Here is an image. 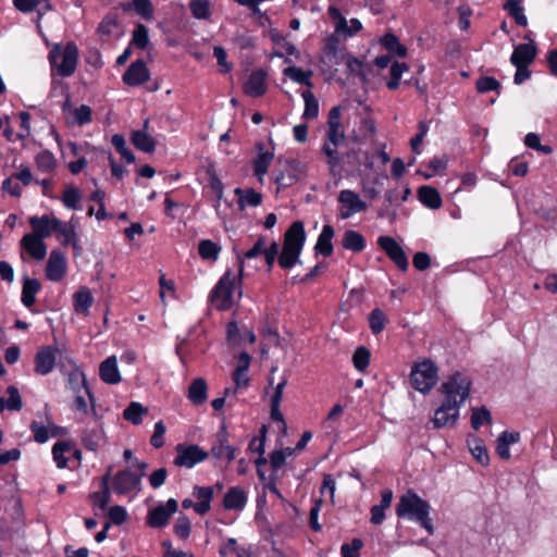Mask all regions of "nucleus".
Returning <instances> with one entry per match:
<instances>
[{"mask_svg":"<svg viewBox=\"0 0 557 557\" xmlns=\"http://www.w3.org/2000/svg\"><path fill=\"white\" fill-rule=\"evenodd\" d=\"M51 73L62 77L71 76L77 66L78 49L74 42H69L64 48L57 45L54 46L48 55Z\"/></svg>","mask_w":557,"mask_h":557,"instance_id":"20e7f679","label":"nucleus"},{"mask_svg":"<svg viewBox=\"0 0 557 557\" xmlns=\"http://www.w3.org/2000/svg\"><path fill=\"white\" fill-rule=\"evenodd\" d=\"M438 379L437 367L430 360H423L412 367L410 373V383L414 389L422 394L429 393Z\"/></svg>","mask_w":557,"mask_h":557,"instance_id":"423d86ee","label":"nucleus"},{"mask_svg":"<svg viewBox=\"0 0 557 557\" xmlns=\"http://www.w3.org/2000/svg\"><path fill=\"white\" fill-rule=\"evenodd\" d=\"M114 492L119 495H126L135 490H140V475L129 470L117 471L112 479Z\"/></svg>","mask_w":557,"mask_h":557,"instance_id":"f8f14e48","label":"nucleus"},{"mask_svg":"<svg viewBox=\"0 0 557 557\" xmlns=\"http://www.w3.org/2000/svg\"><path fill=\"white\" fill-rule=\"evenodd\" d=\"M111 479V468L108 470V472L101 478L100 482V491L95 492L91 495V498L94 500V504L98 506L101 510H104L110 500H111V492L109 487V482Z\"/></svg>","mask_w":557,"mask_h":557,"instance_id":"bb28decb","label":"nucleus"},{"mask_svg":"<svg viewBox=\"0 0 557 557\" xmlns=\"http://www.w3.org/2000/svg\"><path fill=\"white\" fill-rule=\"evenodd\" d=\"M73 300L74 310L77 313L87 315L89 313V308L94 302V297L91 296V293L88 288L83 287L74 294Z\"/></svg>","mask_w":557,"mask_h":557,"instance_id":"4c0bfd02","label":"nucleus"},{"mask_svg":"<svg viewBox=\"0 0 557 557\" xmlns=\"http://www.w3.org/2000/svg\"><path fill=\"white\" fill-rule=\"evenodd\" d=\"M52 228L54 233L58 234L60 238H62L63 245H73L76 247L77 236L74 228L70 227L66 223L59 220L58 218H52Z\"/></svg>","mask_w":557,"mask_h":557,"instance_id":"72a5a7b5","label":"nucleus"},{"mask_svg":"<svg viewBox=\"0 0 557 557\" xmlns=\"http://www.w3.org/2000/svg\"><path fill=\"white\" fill-rule=\"evenodd\" d=\"M484 423H492L491 412L485 408H473L471 414V426L474 430H479Z\"/></svg>","mask_w":557,"mask_h":557,"instance_id":"4d7b16f0","label":"nucleus"},{"mask_svg":"<svg viewBox=\"0 0 557 557\" xmlns=\"http://www.w3.org/2000/svg\"><path fill=\"white\" fill-rule=\"evenodd\" d=\"M21 247L35 260H42L47 255V247L44 239L36 235L25 234L21 239Z\"/></svg>","mask_w":557,"mask_h":557,"instance_id":"412c9836","label":"nucleus"},{"mask_svg":"<svg viewBox=\"0 0 557 557\" xmlns=\"http://www.w3.org/2000/svg\"><path fill=\"white\" fill-rule=\"evenodd\" d=\"M305 101V110L302 117L306 120H313L319 114V102L315 96L310 90H305L301 94Z\"/></svg>","mask_w":557,"mask_h":557,"instance_id":"49530a36","label":"nucleus"},{"mask_svg":"<svg viewBox=\"0 0 557 557\" xmlns=\"http://www.w3.org/2000/svg\"><path fill=\"white\" fill-rule=\"evenodd\" d=\"M55 158L49 150H44L36 156L37 168L42 172H50L55 166Z\"/></svg>","mask_w":557,"mask_h":557,"instance_id":"bf43d9fd","label":"nucleus"},{"mask_svg":"<svg viewBox=\"0 0 557 557\" xmlns=\"http://www.w3.org/2000/svg\"><path fill=\"white\" fill-rule=\"evenodd\" d=\"M370 357V350L364 346H359L352 355V362L356 370L364 371L369 366Z\"/></svg>","mask_w":557,"mask_h":557,"instance_id":"13d9d810","label":"nucleus"},{"mask_svg":"<svg viewBox=\"0 0 557 557\" xmlns=\"http://www.w3.org/2000/svg\"><path fill=\"white\" fill-rule=\"evenodd\" d=\"M251 358L248 352L243 351L239 354L238 357V366L235 369V372L233 374V380L236 384V387L247 386L248 385V377L247 372L250 366Z\"/></svg>","mask_w":557,"mask_h":557,"instance_id":"473e14b6","label":"nucleus"},{"mask_svg":"<svg viewBox=\"0 0 557 557\" xmlns=\"http://www.w3.org/2000/svg\"><path fill=\"white\" fill-rule=\"evenodd\" d=\"M99 375L107 384H117L121 382V375L117 369V361L115 356L108 357L100 363Z\"/></svg>","mask_w":557,"mask_h":557,"instance_id":"4be33fe9","label":"nucleus"},{"mask_svg":"<svg viewBox=\"0 0 557 557\" xmlns=\"http://www.w3.org/2000/svg\"><path fill=\"white\" fill-rule=\"evenodd\" d=\"M70 444L66 442H57L52 447L53 460L59 469H63L67 466V458L64 454L70 451Z\"/></svg>","mask_w":557,"mask_h":557,"instance_id":"5fc2aeb1","label":"nucleus"},{"mask_svg":"<svg viewBox=\"0 0 557 557\" xmlns=\"http://www.w3.org/2000/svg\"><path fill=\"white\" fill-rule=\"evenodd\" d=\"M131 140L143 152L151 153L156 149V140L145 131H133Z\"/></svg>","mask_w":557,"mask_h":557,"instance_id":"e433bc0d","label":"nucleus"},{"mask_svg":"<svg viewBox=\"0 0 557 557\" xmlns=\"http://www.w3.org/2000/svg\"><path fill=\"white\" fill-rule=\"evenodd\" d=\"M220 251L221 247L210 239H203L198 245V252L206 260H216Z\"/></svg>","mask_w":557,"mask_h":557,"instance_id":"8fccbe9b","label":"nucleus"},{"mask_svg":"<svg viewBox=\"0 0 557 557\" xmlns=\"http://www.w3.org/2000/svg\"><path fill=\"white\" fill-rule=\"evenodd\" d=\"M9 398L0 397V413L8 409L10 411H20L23 407L22 397L17 387L10 385L7 387Z\"/></svg>","mask_w":557,"mask_h":557,"instance_id":"c9c22d12","label":"nucleus"},{"mask_svg":"<svg viewBox=\"0 0 557 557\" xmlns=\"http://www.w3.org/2000/svg\"><path fill=\"white\" fill-rule=\"evenodd\" d=\"M209 0H190L189 9L191 15L197 20H208L211 16Z\"/></svg>","mask_w":557,"mask_h":557,"instance_id":"09e8293b","label":"nucleus"},{"mask_svg":"<svg viewBox=\"0 0 557 557\" xmlns=\"http://www.w3.org/2000/svg\"><path fill=\"white\" fill-rule=\"evenodd\" d=\"M283 74L286 77L290 78L292 81L301 85H306L309 88L313 86L310 79L313 74L312 71H304L302 69L297 66H288L284 69Z\"/></svg>","mask_w":557,"mask_h":557,"instance_id":"79ce46f5","label":"nucleus"},{"mask_svg":"<svg viewBox=\"0 0 557 557\" xmlns=\"http://www.w3.org/2000/svg\"><path fill=\"white\" fill-rule=\"evenodd\" d=\"M382 46L392 53L397 54L398 57L404 58L407 53V48L399 42V39L396 35L392 33L385 34L381 38Z\"/></svg>","mask_w":557,"mask_h":557,"instance_id":"a18cd8bd","label":"nucleus"},{"mask_svg":"<svg viewBox=\"0 0 557 557\" xmlns=\"http://www.w3.org/2000/svg\"><path fill=\"white\" fill-rule=\"evenodd\" d=\"M111 143L115 150L122 156V158L125 159L127 163H134L135 162V156L134 153L126 147V140L123 135L121 134H114L111 138Z\"/></svg>","mask_w":557,"mask_h":557,"instance_id":"603ef678","label":"nucleus"},{"mask_svg":"<svg viewBox=\"0 0 557 557\" xmlns=\"http://www.w3.org/2000/svg\"><path fill=\"white\" fill-rule=\"evenodd\" d=\"M522 0H507L504 4V9L508 14L516 21L520 26H527L528 20L524 15V10L521 7Z\"/></svg>","mask_w":557,"mask_h":557,"instance_id":"37998d69","label":"nucleus"},{"mask_svg":"<svg viewBox=\"0 0 557 557\" xmlns=\"http://www.w3.org/2000/svg\"><path fill=\"white\" fill-rule=\"evenodd\" d=\"M286 384H287V380L283 379L276 385L275 391L271 397V412H270L271 419L273 421L282 422L284 426H285V421H284V417L280 410V405L283 399V391H284V387L286 386Z\"/></svg>","mask_w":557,"mask_h":557,"instance_id":"f704fd0d","label":"nucleus"},{"mask_svg":"<svg viewBox=\"0 0 557 557\" xmlns=\"http://www.w3.org/2000/svg\"><path fill=\"white\" fill-rule=\"evenodd\" d=\"M57 364L61 371H67V382H66L67 388L72 393L84 392V394H86L88 399L90 400L92 411L96 414V411L94 408L95 398L87 385L85 373L74 363V361L72 359H69V358H65L64 361L62 358H59V361Z\"/></svg>","mask_w":557,"mask_h":557,"instance_id":"0eeeda50","label":"nucleus"},{"mask_svg":"<svg viewBox=\"0 0 557 557\" xmlns=\"http://www.w3.org/2000/svg\"><path fill=\"white\" fill-rule=\"evenodd\" d=\"M369 324L373 334H380L384 330V313L380 309L372 310L369 315Z\"/></svg>","mask_w":557,"mask_h":557,"instance_id":"69168bd1","label":"nucleus"},{"mask_svg":"<svg viewBox=\"0 0 557 557\" xmlns=\"http://www.w3.org/2000/svg\"><path fill=\"white\" fill-rule=\"evenodd\" d=\"M239 284L240 276L234 275L231 270L226 271L211 292L213 306L221 311L228 310L233 306V294Z\"/></svg>","mask_w":557,"mask_h":557,"instance_id":"39448f33","label":"nucleus"},{"mask_svg":"<svg viewBox=\"0 0 557 557\" xmlns=\"http://www.w3.org/2000/svg\"><path fill=\"white\" fill-rule=\"evenodd\" d=\"M209 454L200 448L198 445H182L176 446V456L174 465L177 467L193 468L197 463L206 460Z\"/></svg>","mask_w":557,"mask_h":557,"instance_id":"6e6552de","label":"nucleus"},{"mask_svg":"<svg viewBox=\"0 0 557 557\" xmlns=\"http://www.w3.org/2000/svg\"><path fill=\"white\" fill-rule=\"evenodd\" d=\"M265 78L267 72L262 69L251 72L244 85V92L252 98L261 97L268 89Z\"/></svg>","mask_w":557,"mask_h":557,"instance_id":"a211bd4d","label":"nucleus"},{"mask_svg":"<svg viewBox=\"0 0 557 557\" xmlns=\"http://www.w3.org/2000/svg\"><path fill=\"white\" fill-rule=\"evenodd\" d=\"M150 77L149 71L144 60L134 61L122 76L123 83L127 86H138L147 82Z\"/></svg>","mask_w":557,"mask_h":557,"instance_id":"dca6fc26","label":"nucleus"},{"mask_svg":"<svg viewBox=\"0 0 557 557\" xmlns=\"http://www.w3.org/2000/svg\"><path fill=\"white\" fill-rule=\"evenodd\" d=\"M265 248V239L263 236H260L253 244L252 248L247 250L243 256L238 255L237 258L239 262V273L242 274L244 270V259H253L260 255H263Z\"/></svg>","mask_w":557,"mask_h":557,"instance_id":"3c124183","label":"nucleus"},{"mask_svg":"<svg viewBox=\"0 0 557 557\" xmlns=\"http://www.w3.org/2000/svg\"><path fill=\"white\" fill-rule=\"evenodd\" d=\"M226 425L222 424L221 431L216 435V443L211 447V455L215 459H226L228 462L236 458V449L227 444Z\"/></svg>","mask_w":557,"mask_h":557,"instance_id":"f3484780","label":"nucleus"},{"mask_svg":"<svg viewBox=\"0 0 557 557\" xmlns=\"http://www.w3.org/2000/svg\"><path fill=\"white\" fill-rule=\"evenodd\" d=\"M342 245L347 250L359 252L364 249L366 240L359 232L347 230L342 238Z\"/></svg>","mask_w":557,"mask_h":557,"instance_id":"58836bf2","label":"nucleus"},{"mask_svg":"<svg viewBox=\"0 0 557 557\" xmlns=\"http://www.w3.org/2000/svg\"><path fill=\"white\" fill-rule=\"evenodd\" d=\"M476 90L481 94H485L488 91H496L498 95L500 94V84L499 82L492 76H480L475 83Z\"/></svg>","mask_w":557,"mask_h":557,"instance_id":"6e6d98bb","label":"nucleus"},{"mask_svg":"<svg viewBox=\"0 0 557 557\" xmlns=\"http://www.w3.org/2000/svg\"><path fill=\"white\" fill-rule=\"evenodd\" d=\"M147 413V409L137 401H132L123 411L125 420L132 422L135 425L141 423L143 414Z\"/></svg>","mask_w":557,"mask_h":557,"instance_id":"de8ad7c7","label":"nucleus"},{"mask_svg":"<svg viewBox=\"0 0 557 557\" xmlns=\"http://www.w3.org/2000/svg\"><path fill=\"white\" fill-rule=\"evenodd\" d=\"M41 2H45V9L47 11L52 10L49 0H13L15 8L23 13L34 11Z\"/></svg>","mask_w":557,"mask_h":557,"instance_id":"e2e57ef3","label":"nucleus"},{"mask_svg":"<svg viewBox=\"0 0 557 557\" xmlns=\"http://www.w3.org/2000/svg\"><path fill=\"white\" fill-rule=\"evenodd\" d=\"M66 273V257L65 255L59 250L53 249L50 252L47 265H46V276L48 280L52 282H59L63 278Z\"/></svg>","mask_w":557,"mask_h":557,"instance_id":"4468645a","label":"nucleus"},{"mask_svg":"<svg viewBox=\"0 0 557 557\" xmlns=\"http://www.w3.org/2000/svg\"><path fill=\"white\" fill-rule=\"evenodd\" d=\"M468 443L470 451L472 456L475 458V460L484 467L488 466L490 456L483 443L478 438H474L472 443L468 441Z\"/></svg>","mask_w":557,"mask_h":557,"instance_id":"864d4df0","label":"nucleus"},{"mask_svg":"<svg viewBox=\"0 0 557 557\" xmlns=\"http://www.w3.org/2000/svg\"><path fill=\"white\" fill-rule=\"evenodd\" d=\"M234 193L238 196V207L240 210H244L246 207H258L262 202V194L253 188L243 189L237 187Z\"/></svg>","mask_w":557,"mask_h":557,"instance_id":"cd10ccee","label":"nucleus"},{"mask_svg":"<svg viewBox=\"0 0 557 557\" xmlns=\"http://www.w3.org/2000/svg\"><path fill=\"white\" fill-rule=\"evenodd\" d=\"M334 237V228L332 225H324L320 233L317 244L315 251L324 257H330L333 253L332 238Z\"/></svg>","mask_w":557,"mask_h":557,"instance_id":"c756f323","label":"nucleus"},{"mask_svg":"<svg viewBox=\"0 0 557 557\" xmlns=\"http://www.w3.org/2000/svg\"><path fill=\"white\" fill-rule=\"evenodd\" d=\"M363 547L360 539H354L350 543H345L341 547L342 557H359V550Z\"/></svg>","mask_w":557,"mask_h":557,"instance_id":"774afa93","label":"nucleus"},{"mask_svg":"<svg viewBox=\"0 0 557 557\" xmlns=\"http://www.w3.org/2000/svg\"><path fill=\"white\" fill-rule=\"evenodd\" d=\"M431 505L428 500L420 497L414 491L408 490L404 493L397 505L396 515L398 518H404L418 523L430 535L434 534V524L430 517Z\"/></svg>","mask_w":557,"mask_h":557,"instance_id":"f03ea898","label":"nucleus"},{"mask_svg":"<svg viewBox=\"0 0 557 557\" xmlns=\"http://www.w3.org/2000/svg\"><path fill=\"white\" fill-rule=\"evenodd\" d=\"M73 123H76L79 126L88 124L92 120L91 109L87 104H82L78 108L73 110Z\"/></svg>","mask_w":557,"mask_h":557,"instance_id":"0e129e2a","label":"nucleus"},{"mask_svg":"<svg viewBox=\"0 0 557 557\" xmlns=\"http://www.w3.org/2000/svg\"><path fill=\"white\" fill-rule=\"evenodd\" d=\"M29 224L33 228V232L28 233V234L36 235L41 239L49 237L53 231L52 218H50L47 214H44L41 216H37V215L30 216Z\"/></svg>","mask_w":557,"mask_h":557,"instance_id":"393cba45","label":"nucleus"},{"mask_svg":"<svg viewBox=\"0 0 557 557\" xmlns=\"http://www.w3.org/2000/svg\"><path fill=\"white\" fill-rule=\"evenodd\" d=\"M132 44L138 49H145L149 44L148 28L139 23L133 32Z\"/></svg>","mask_w":557,"mask_h":557,"instance_id":"680f3d73","label":"nucleus"},{"mask_svg":"<svg viewBox=\"0 0 557 557\" xmlns=\"http://www.w3.org/2000/svg\"><path fill=\"white\" fill-rule=\"evenodd\" d=\"M471 385V380L459 371L450 374L441 384L438 391L444 399L432 419L435 429L454 425L457 422L460 408L470 396Z\"/></svg>","mask_w":557,"mask_h":557,"instance_id":"f257e3e1","label":"nucleus"},{"mask_svg":"<svg viewBox=\"0 0 557 557\" xmlns=\"http://www.w3.org/2000/svg\"><path fill=\"white\" fill-rule=\"evenodd\" d=\"M208 174H209V187L211 188L212 193L215 195L216 207H219L220 201L223 198L224 186L213 168L208 169Z\"/></svg>","mask_w":557,"mask_h":557,"instance_id":"052dcab7","label":"nucleus"},{"mask_svg":"<svg viewBox=\"0 0 557 557\" xmlns=\"http://www.w3.org/2000/svg\"><path fill=\"white\" fill-rule=\"evenodd\" d=\"M57 354L61 355L60 350L51 346L39 349L35 357V371L41 375L49 374L57 363Z\"/></svg>","mask_w":557,"mask_h":557,"instance_id":"2eb2a0df","label":"nucleus"},{"mask_svg":"<svg viewBox=\"0 0 557 557\" xmlns=\"http://www.w3.org/2000/svg\"><path fill=\"white\" fill-rule=\"evenodd\" d=\"M207 393V382L202 377H197L190 383L187 397L193 405L200 406L206 403Z\"/></svg>","mask_w":557,"mask_h":557,"instance_id":"a878e982","label":"nucleus"},{"mask_svg":"<svg viewBox=\"0 0 557 557\" xmlns=\"http://www.w3.org/2000/svg\"><path fill=\"white\" fill-rule=\"evenodd\" d=\"M281 164L280 170L274 171V183L278 185V187L286 188L292 186L297 181V169L298 161L295 159H286L284 161L278 160Z\"/></svg>","mask_w":557,"mask_h":557,"instance_id":"ddd939ff","label":"nucleus"},{"mask_svg":"<svg viewBox=\"0 0 557 557\" xmlns=\"http://www.w3.org/2000/svg\"><path fill=\"white\" fill-rule=\"evenodd\" d=\"M123 10H134L145 20H151L153 16V5L150 0H132V2L123 4Z\"/></svg>","mask_w":557,"mask_h":557,"instance_id":"a19ab883","label":"nucleus"},{"mask_svg":"<svg viewBox=\"0 0 557 557\" xmlns=\"http://www.w3.org/2000/svg\"><path fill=\"white\" fill-rule=\"evenodd\" d=\"M306 242L305 226L301 221H295L284 235L282 252L278 257V264L283 269H292L300 263L299 256Z\"/></svg>","mask_w":557,"mask_h":557,"instance_id":"7ed1b4c3","label":"nucleus"},{"mask_svg":"<svg viewBox=\"0 0 557 557\" xmlns=\"http://www.w3.org/2000/svg\"><path fill=\"white\" fill-rule=\"evenodd\" d=\"M536 52V46L532 40L528 44H520L515 48L510 57V62L512 65L528 66L534 61Z\"/></svg>","mask_w":557,"mask_h":557,"instance_id":"aec40b11","label":"nucleus"},{"mask_svg":"<svg viewBox=\"0 0 557 557\" xmlns=\"http://www.w3.org/2000/svg\"><path fill=\"white\" fill-rule=\"evenodd\" d=\"M247 503V494L240 486L231 487L224 495L223 505L227 510H242Z\"/></svg>","mask_w":557,"mask_h":557,"instance_id":"5701e85b","label":"nucleus"},{"mask_svg":"<svg viewBox=\"0 0 557 557\" xmlns=\"http://www.w3.org/2000/svg\"><path fill=\"white\" fill-rule=\"evenodd\" d=\"M121 23L115 13L107 14L98 25L97 32L103 36L114 35L116 32L121 33Z\"/></svg>","mask_w":557,"mask_h":557,"instance_id":"ea45409f","label":"nucleus"},{"mask_svg":"<svg viewBox=\"0 0 557 557\" xmlns=\"http://www.w3.org/2000/svg\"><path fill=\"white\" fill-rule=\"evenodd\" d=\"M419 200L430 209H438L442 206V197L438 190L432 186L423 185L418 189Z\"/></svg>","mask_w":557,"mask_h":557,"instance_id":"2f4dec72","label":"nucleus"},{"mask_svg":"<svg viewBox=\"0 0 557 557\" xmlns=\"http://www.w3.org/2000/svg\"><path fill=\"white\" fill-rule=\"evenodd\" d=\"M177 509L178 505L174 498H170L165 505H158L148 512V525L156 529L165 527L169 523L171 516L175 513Z\"/></svg>","mask_w":557,"mask_h":557,"instance_id":"9d476101","label":"nucleus"},{"mask_svg":"<svg viewBox=\"0 0 557 557\" xmlns=\"http://www.w3.org/2000/svg\"><path fill=\"white\" fill-rule=\"evenodd\" d=\"M377 245L400 271L408 269V258L403 247L391 236H380Z\"/></svg>","mask_w":557,"mask_h":557,"instance_id":"1a4fd4ad","label":"nucleus"},{"mask_svg":"<svg viewBox=\"0 0 557 557\" xmlns=\"http://www.w3.org/2000/svg\"><path fill=\"white\" fill-rule=\"evenodd\" d=\"M329 129L326 133L327 141L333 146H338L345 140V134L342 129L341 123V108L333 107L329 113L327 121Z\"/></svg>","mask_w":557,"mask_h":557,"instance_id":"6ab92c4d","label":"nucleus"},{"mask_svg":"<svg viewBox=\"0 0 557 557\" xmlns=\"http://www.w3.org/2000/svg\"><path fill=\"white\" fill-rule=\"evenodd\" d=\"M338 201L343 205L339 215L342 219H348L355 213L367 210L368 205L359 195L350 189H343L338 195Z\"/></svg>","mask_w":557,"mask_h":557,"instance_id":"9b49d317","label":"nucleus"},{"mask_svg":"<svg viewBox=\"0 0 557 557\" xmlns=\"http://www.w3.org/2000/svg\"><path fill=\"white\" fill-rule=\"evenodd\" d=\"M338 39L335 36H331L326 39L324 46V58L329 60L330 65H337L341 63L342 52L338 50Z\"/></svg>","mask_w":557,"mask_h":557,"instance_id":"c03bdc74","label":"nucleus"},{"mask_svg":"<svg viewBox=\"0 0 557 557\" xmlns=\"http://www.w3.org/2000/svg\"><path fill=\"white\" fill-rule=\"evenodd\" d=\"M258 157L253 160V173L258 177L259 182L262 183L274 156L270 151H263L262 144L258 145Z\"/></svg>","mask_w":557,"mask_h":557,"instance_id":"c85d7f7f","label":"nucleus"},{"mask_svg":"<svg viewBox=\"0 0 557 557\" xmlns=\"http://www.w3.org/2000/svg\"><path fill=\"white\" fill-rule=\"evenodd\" d=\"M81 200V193L77 188L69 186L65 188L62 201L69 209L76 210L77 203Z\"/></svg>","mask_w":557,"mask_h":557,"instance_id":"338daca9","label":"nucleus"},{"mask_svg":"<svg viewBox=\"0 0 557 557\" xmlns=\"http://www.w3.org/2000/svg\"><path fill=\"white\" fill-rule=\"evenodd\" d=\"M103 437L104 432L101 425L92 428L87 426L82 431L83 445L91 451H96L99 448L103 442Z\"/></svg>","mask_w":557,"mask_h":557,"instance_id":"b1692460","label":"nucleus"},{"mask_svg":"<svg viewBox=\"0 0 557 557\" xmlns=\"http://www.w3.org/2000/svg\"><path fill=\"white\" fill-rule=\"evenodd\" d=\"M41 284L37 278L28 276L23 277L22 302L26 308H30L35 304V296L40 290Z\"/></svg>","mask_w":557,"mask_h":557,"instance_id":"7c9ffc66","label":"nucleus"}]
</instances>
